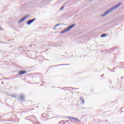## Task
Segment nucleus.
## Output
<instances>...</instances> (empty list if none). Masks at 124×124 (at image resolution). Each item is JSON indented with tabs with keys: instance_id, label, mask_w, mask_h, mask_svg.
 <instances>
[{
	"instance_id": "13",
	"label": "nucleus",
	"mask_w": 124,
	"mask_h": 124,
	"mask_svg": "<svg viewBox=\"0 0 124 124\" xmlns=\"http://www.w3.org/2000/svg\"><path fill=\"white\" fill-rule=\"evenodd\" d=\"M12 97H16V95H11Z\"/></svg>"
},
{
	"instance_id": "1",
	"label": "nucleus",
	"mask_w": 124,
	"mask_h": 124,
	"mask_svg": "<svg viewBox=\"0 0 124 124\" xmlns=\"http://www.w3.org/2000/svg\"><path fill=\"white\" fill-rule=\"evenodd\" d=\"M122 4V3H119L117 5H115L113 6H112L111 8H109L108 10L107 11H106L104 14L102 15V17H105V16H107V15H108V14L111 13L112 12V10H114V9H117L118 7L121 6Z\"/></svg>"
},
{
	"instance_id": "12",
	"label": "nucleus",
	"mask_w": 124,
	"mask_h": 124,
	"mask_svg": "<svg viewBox=\"0 0 124 124\" xmlns=\"http://www.w3.org/2000/svg\"><path fill=\"white\" fill-rule=\"evenodd\" d=\"M56 28H57V27L55 25L54 28H53V30H56Z\"/></svg>"
},
{
	"instance_id": "7",
	"label": "nucleus",
	"mask_w": 124,
	"mask_h": 124,
	"mask_svg": "<svg viewBox=\"0 0 124 124\" xmlns=\"http://www.w3.org/2000/svg\"><path fill=\"white\" fill-rule=\"evenodd\" d=\"M71 120H74V121H77V122H79V119H77V118H75L74 117H69Z\"/></svg>"
},
{
	"instance_id": "5",
	"label": "nucleus",
	"mask_w": 124,
	"mask_h": 124,
	"mask_svg": "<svg viewBox=\"0 0 124 124\" xmlns=\"http://www.w3.org/2000/svg\"><path fill=\"white\" fill-rule=\"evenodd\" d=\"M19 99H20L21 101H24V100H25V94H20L19 97Z\"/></svg>"
},
{
	"instance_id": "14",
	"label": "nucleus",
	"mask_w": 124,
	"mask_h": 124,
	"mask_svg": "<svg viewBox=\"0 0 124 124\" xmlns=\"http://www.w3.org/2000/svg\"><path fill=\"white\" fill-rule=\"evenodd\" d=\"M60 65H64V64L58 65V66H60Z\"/></svg>"
},
{
	"instance_id": "2",
	"label": "nucleus",
	"mask_w": 124,
	"mask_h": 124,
	"mask_svg": "<svg viewBox=\"0 0 124 124\" xmlns=\"http://www.w3.org/2000/svg\"><path fill=\"white\" fill-rule=\"evenodd\" d=\"M74 27H75V24H73L72 25L69 26L67 27V28L64 30L63 31H61V33H64L65 32L69 31H70V30H71L72 28H73Z\"/></svg>"
},
{
	"instance_id": "9",
	"label": "nucleus",
	"mask_w": 124,
	"mask_h": 124,
	"mask_svg": "<svg viewBox=\"0 0 124 124\" xmlns=\"http://www.w3.org/2000/svg\"><path fill=\"white\" fill-rule=\"evenodd\" d=\"M105 36H106V34H105V33L102 34L101 35V37H105Z\"/></svg>"
},
{
	"instance_id": "11",
	"label": "nucleus",
	"mask_w": 124,
	"mask_h": 124,
	"mask_svg": "<svg viewBox=\"0 0 124 124\" xmlns=\"http://www.w3.org/2000/svg\"><path fill=\"white\" fill-rule=\"evenodd\" d=\"M64 7H62L61 9H60V10L61 11H62V10L63 9V8H64Z\"/></svg>"
},
{
	"instance_id": "10",
	"label": "nucleus",
	"mask_w": 124,
	"mask_h": 124,
	"mask_svg": "<svg viewBox=\"0 0 124 124\" xmlns=\"http://www.w3.org/2000/svg\"><path fill=\"white\" fill-rule=\"evenodd\" d=\"M59 26H61V24L59 23V24L56 25H55V27H59Z\"/></svg>"
},
{
	"instance_id": "8",
	"label": "nucleus",
	"mask_w": 124,
	"mask_h": 124,
	"mask_svg": "<svg viewBox=\"0 0 124 124\" xmlns=\"http://www.w3.org/2000/svg\"><path fill=\"white\" fill-rule=\"evenodd\" d=\"M79 99H80V101H82V103H83V104L85 103V101H84V99H83V98L80 97Z\"/></svg>"
},
{
	"instance_id": "4",
	"label": "nucleus",
	"mask_w": 124,
	"mask_h": 124,
	"mask_svg": "<svg viewBox=\"0 0 124 124\" xmlns=\"http://www.w3.org/2000/svg\"><path fill=\"white\" fill-rule=\"evenodd\" d=\"M28 17H29V16H26L22 17L20 20L18 21L19 23H22V22L25 21V20Z\"/></svg>"
},
{
	"instance_id": "6",
	"label": "nucleus",
	"mask_w": 124,
	"mask_h": 124,
	"mask_svg": "<svg viewBox=\"0 0 124 124\" xmlns=\"http://www.w3.org/2000/svg\"><path fill=\"white\" fill-rule=\"evenodd\" d=\"M19 75H24L26 74V71H20L18 72Z\"/></svg>"
},
{
	"instance_id": "3",
	"label": "nucleus",
	"mask_w": 124,
	"mask_h": 124,
	"mask_svg": "<svg viewBox=\"0 0 124 124\" xmlns=\"http://www.w3.org/2000/svg\"><path fill=\"white\" fill-rule=\"evenodd\" d=\"M35 20H36V18H33L32 19L28 20L27 22V25L30 26V25H31V23H33V22H34V21H35Z\"/></svg>"
}]
</instances>
